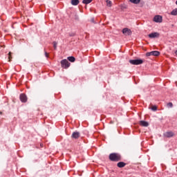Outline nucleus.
<instances>
[{"label": "nucleus", "instance_id": "nucleus-1", "mask_svg": "<svg viewBox=\"0 0 177 177\" xmlns=\"http://www.w3.org/2000/svg\"><path fill=\"white\" fill-rule=\"evenodd\" d=\"M109 158L110 161H113L115 162H118V161H121L122 160V157L121 154L118 153H112L109 155Z\"/></svg>", "mask_w": 177, "mask_h": 177}, {"label": "nucleus", "instance_id": "nucleus-2", "mask_svg": "<svg viewBox=\"0 0 177 177\" xmlns=\"http://www.w3.org/2000/svg\"><path fill=\"white\" fill-rule=\"evenodd\" d=\"M129 63L133 66H139V64H143V59H130Z\"/></svg>", "mask_w": 177, "mask_h": 177}, {"label": "nucleus", "instance_id": "nucleus-3", "mask_svg": "<svg viewBox=\"0 0 177 177\" xmlns=\"http://www.w3.org/2000/svg\"><path fill=\"white\" fill-rule=\"evenodd\" d=\"M61 66L62 68H68L70 67V62L67 59H63L61 61Z\"/></svg>", "mask_w": 177, "mask_h": 177}, {"label": "nucleus", "instance_id": "nucleus-4", "mask_svg": "<svg viewBox=\"0 0 177 177\" xmlns=\"http://www.w3.org/2000/svg\"><path fill=\"white\" fill-rule=\"evenodd\" d=\"M122 32L126 37L128 35H132V30L128 28H124L122 29Z\"/></svg>", "mask_w": 177, "mask_h": 177}, {"label": "nucleus", "instance_id": "nucleus-5", "mask_svg": "<svg viewBox=\"0 0 177 177\" xmlns=\"http://www.w3.org/2000/svg\"><path fill=\"white\" fill-rule=\"evenodd\" d=\"M155 23H162V17L161 15H156L153 17Z\"/></svg>", "mask_w": 177, "mask_h": 177}, {"label": "nucleus", "instance_id": "nucleus-6", "mask_svg": "<svg viewBox=\"0 0 177 177\" xmlns=\"http://www.w3.org/2000/svg\"><path fill=\"white\" fill-rule=\"evenodd\" d=\"M20 100L22 102V103H26L27 102V95L26 94L22 93L20 95Z\"/></svg>", "mask_w": 177, "mask_h": 177}, {"label": "nucleus", "instance_id": "nucleus-7", "mask_svg": "<svg viewBox=\"0 0 177 177\" xmlns=\"http://www.w3.org/2000/svg\"><path fill=\"white\" fill-rule=\"evenodd\" d=\"M148 37L149 38H158V37H160V33L158 32H152V33H150Z\"/></svg>", "mask_w": 177, "mask_h": 177}, {"label": "nucleus", "instance_id": "nucleus-8", "mask_svg": "<svg viewBox=\"0 0 177 177\" xmlns=\"http://www.w3.org/2000/svg\"><path fill=\"white\" fill-rule=\"evenodd\" d=\"M80 132L75 131L72 133L71 138H73V139H78V138H80Z\"/></svg>", "mask_w": 177, "mask_h": 177}, {"label": "nucleus", "instance_id": "nucleus-9", "mask_svg": "<svg viewBox=\"0 0 177 177\" xmlns=\"http://www.w3.org/2000/svg\"><path fill=\"white\" fill-rule=\"evenodd\" d=\"M164 136L165 138H172V136H174V133L172 131H167L164 134Z\"/></svg>", "mask_w": 177, "mask_h": 177}, {"label": "nucleus", "instance_id": "nucleus-10", "mask_svg": "<svg viewBox=\"0 0 177 177\" xmlns=\"http://www.w3.org/2000/svg\"><path fill=\"white\" fill-rule=\"evenodd\" d=\"M140 125L141 127H149V122H147L145 120H141V121H140Z\"/></svg>", "mask_w": 177, "mask_h": 177}, {"label": "nucleus", "instance_id": "nucleus-11", "mask_svg": "<svg viewBox=\"0 0 177 177\" xmlns=\"http://www.w3.org/2000/svg\"><path fill=\"white\" fill-rule=\"evenodd\" d=\"M125 165H127V163H125L124 162H119L117 164V167H118V168H124V167H125Z\"/></svg>", "mask_w": 177, "mask_h": 177}, {"label": "nucleus", "instance_id": "nucleus-12", "mask_svg": "<svg viewBox=\"0 0 177 177\" xmlns=\"http://www.w3.org/2000/svg\"><path fill=\"white\" fill-rule=\"evenodd\" d=\"M71 3L73 6H77L80 3V0H71Z\"/></svg>", "mask_w": 177, "mask_h": 177}, {"label": "nucleus", "instance_id": "nucleus-13", "mask_svg": "<svg viewBox=\"0 0 177 177\" xmlns=\"http://www.w3.org/2000/svg\"><path fill=\"white\" fill-rule=\"evenodd\" d=\"M68 60L71 62V63H74L75 62V57L71 56V57H68Z\"/></svg>", "mask_w": 177, "mask_h": 177}, {"label": "nucleus", "instance_id": "nucleus-14", "mask_svg": "<svg viewBox=\"0 0 177 177\" xmlns=\"http://www.w3.org/2000/svg\"><path fill=\"white\" fill-rule=\"evenodd\" d=\"M170 15H171V16H177V8H175L174 10H173Z\"/></svg>", "mask_w": 177, "mask_h": 177}, {"label": "nucleus", "instance_id": "nucleus-15", "mask_svg": "<svg viewBox=\"0 0 177 177\" xmlns=\"http://www.w3.org/2000/svg\"><path fill=\"white\" fill-rule=\"evenodd\" d=\"M93 0H83L82 3H84L85 5H88V3H91Z\"/></svg>", "mask_w": 177, "mask_h": 177}, {"label": "nucleus", "instance_id": "nucleus-16", "mask_svg": "<svg viewBox=\"0 0 177 177\" xmlns=\"http://www.w3.org/2000/svg\"><path fill=\"white\" fill-rule=\"evenodd\" d=\"M146 56H147V57H149V56H154V52L151 51V52H149V53H146Z\"/></svg>", "mask_w": 177, "mask_h": 177}, {"label": "nucleus", "instance_id": "nucleus-17", "mask_svg": "<svg viewBox=\"0 0 177 177\" xmlns=\"http://www.w3.org/2000/svg\"><path fill=\"white\" fill-rule=\"evenodd\" d=\"M130 2H131L132 3L138 4L139 3V2H140V0H130Z\"/></svg>", "mask_w": 177, "mask_h": 177}, {"label": "nucleus", "instance_id": "nucleus-18", "mask_svg": "<svg viewBox=\"0 0 177 177\" xmlns=\"http://www.w3.org/2000/svg\"><path fill=\"white\" fill-rule=\"evenodd\" d=\"M106 6H107L109 8H111V1L106 0Z\"/></svg>", "mask_w": 177, "mask_h": 177}, {"label": "nucleus", "instance_id": "nucleus-19", "mask_svg": "<svg viewBox=\"0 0 177 177\" xmlns=\"http://www.w3.org/2000/svg\"><path fill=\"white\" fill-rule=\"evenodd\" d=\"M8 62H12V53L9 52L8 53Z\"/></svg>", "mask_w": 177, "mask_h": 177}, {"label": "nucleus", "instance_id": "nucleus-20", "mask_svg": "<svg viewBox=\"0 0 177 177\" xmlns=\"http://www.w3.org/2000/svg\"><path fill=\"white\" fill-rule=\"evenodd\" d=\"M53 48L55 50L57 49V42L53 41Z\"/></svg>", "mask_w": 177, "mask_h": 177}, {"label": "nucleus", "instance_id": "nucleus-21", "mask_svg": "<svg viewBox=\"0 0 177 177\" xmlns=\"http://www.w3.org/2000/svg\"><path fill=\"white\" fill-rule=\"evenodd\" d=\"M153 56H160L159 51H153Z\"/></svg>", "mask_w": 177, "mask_h": 177}, {"label": "nucleus", "instance_id": "nucleus-22", "mask_svg": "<svg viewBox=\"0 0 177 177\" xmlns=\"http://www.w3.org/2000/svg\"><path fill=\"white\" fill-rule=\"evenodd\" d=\"M167 107L172 108V107H174V104H172V102H169L167 104Z\"/></svg>", "mask_w": 177, "mask_h": 177}, {"label": "nucleus", "instance_id": "nucleus-23", "mask_svg": "<svg viewBox=\"0 0 177 177\" xmlns=\"http://www.w3.org/2000/svg\"><path fill=\"white\" fill-rule=\"evenodd\" d=\"M151 110H152L153 111H157V106H153L151 107Z\"/></svg>", "mask_w": 177, "mask_h": 177}, {"label": "nucleus", "instance_id": "nucleus-24", "mask_svg": "<svg viewBox=\"0 0 177 177\" xmlns=\"http://www.w3.org/2000/svg\"><path fill=\"white\" fill-rule=\"evenodd\" d=\"M70 37H74L75 36V33H71V34H69Z\"/></svg>", "mask_w": 177, "mask_h": 177}, {"label": "nucleus", "instance_id": "nucleus-25", "mask_svg": "<svg viewBox=\"0 0 177 177\" xmlns=\"http://www.w3.org/2000/svg\"><path fill=\"white\" fill-rule=\"evenodd\" d=\"M45 55H46V57H49V55L48 54V53H45Z\"/></svg>", "mask_w": 177, "mask_h": 177}, {"label": "nucleus", "instance_id": "nucleus-26", "mask_svg": "<svg viewBox=\"0 0 177 177\" xmlns=\"http://www.w3.org/2000/svg\"><path fill=\"white\" fill-rule=\"evenodd\" d=\"M40 147H44V144H43V143H41V144H40Z\"/></svg>", "mask_w": 177, "mask_h": 177}, {"label": "nucleus", "instance_id": "nucleus-27", "mask_svg": "<svg viewBox=\"0 0 177 177\" xmlns=\"http://www.w3.org/2000/svg\"><path fill=\"white\" fill-rule=\"evenodd\" d=\"M0 114L2 115V112L1 111H0Z\"/></svg>", "mask_w": 177, "mask_h": 177}, {"label": "nucleus", "instance_id": "nucleus-28", "mask_svg": "<svg viewBox=\"0 0 177 177\" xmlns=\"http://www.w3.org/2000/svg\"><path fill=\"white\" fill-rule=\"evenodd\" d=\"M176 4L177 5V1H176Z\"/></svg>", "mask_w": 177, "mask_h": 177}]
</instances>
